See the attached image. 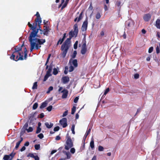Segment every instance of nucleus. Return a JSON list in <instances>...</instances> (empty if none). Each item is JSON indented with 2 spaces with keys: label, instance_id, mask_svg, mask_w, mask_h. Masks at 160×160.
Wrapping results in <instances>:
<instances>
[{
  "label": "nucleus",
  "instance_id": "1",
  "mask_svg": "<svg viewBox=\"0 0 160 160\" xmlns=\"http://www.w3.org/2000/svg\"><path fill=\"white\" fill-rule=\"evenodd\" d=\"M78 33V25L75 23L73 26V30H71L68 34L64 33L62 38H60L59 40H64L66 37H68L66 40H71L72 38H75L77 36Z\"/></svg>",
  "mask_w": 160,
  "mask_h": 160
},
{
  "label": "nucleus",
  "instance_id": "2",
  "mask_svg": "<svg viewBox=\"0 0 160 160\" xmlns=\"http://www.w3.org/2000/svg\"><path fill=\"white\" fill-rule=\"evenodd\" d=\"M24 45V42L21 47H18L17 46L15 48V51L13 52L10 58L11 59L17 61L18 60H22L24 59L23 52L22 50V47Z\"/></svg>",
  "mask_w": 160,
  "mask_h": 160
},
{
  "label": "nucleus",
  "instance_id": "3",
  "mask_svg": "<svg viewBox=\"0 0 160 160\" xmlns=\"http://www.w3.org/2000/svg\"><path fill=\"white\" fill-rule=\"evenodd\" d=\"M28 25L32 30V31L31 33L30 36L28 38V40H45L44 39H40L38 38H35L36 36L41 38V36H39L38 35H37L38 31H37L36 30L37 23H33V25L30 24L29 22H28Z\"/></svg>",
  "mask_w": 160,
  "mask_h": 160
},
{
  "label": "nucleus",
  "instance_id": "4",
  "mask_svg": "<svg viewBox=\"0 0 160 160\" xmlns=\"http://www.w3.org/2000/svg\"><path fill=\"white\" fill-rule=\"evenodd\" d=\"M71 46V41H65L62 44L61 47V50L62 51V55L64 58L68 51Z\"/></svg>",
  "mask_w": 160,
  "mask_h": 160
},
{
  "label": "nucleus",
  "instance_id": "5",
  "mask_svg": "<svg viewBox=\"0 0 160 160\" xmlns=\"http://www.w3.org/2000/svg\"><path fill=\"white\" fill-rule=\"evenodd\" d=\"M66 139V145H65L64 148L66 150H68L70 148L73 146V142L71 137L69 136L68 133L67 134Z\"/></svg>",
  "mask_w": 160,
  "mask_h": 160
},
{
  "label": "nucleus",
  "instance_id": "6",
  "mask_svg": "<svg viewBox=\"0 0 160 160\" xmlns=\"http://www.w3.org/2000/svg\"><path fill=\"white\" fill-rule=\"evenodd\" d=\"M34 41H29L30 44V52H32L34 49L38 50L41 47V46L38 45L37 42Z\"/></svg>",
  "mask_w": 160,
  "mask_h": 160
},
{
  "label": "nucleus",
  "instance_id": "7",
  "mask_svg": "<svg viewBox=\"0 0 160 160\" xmlns=\"http://www.w3.org/2000/svg\"><path fill=\"white\" fill-rule=\"evenodd\" d=\"M44 28L43 30H42V29L40 28L37 29V31H38V32L39 30L40 32V33L41 34H43V36L44 35L48 36V32H49V27L44 26Z\"/></svg>",
  "mask_w": 160,
  "mask_h": 160
},
{
  "label": "nucleus",
  "instance_id": "8",
  "mask_svg": "<svg viewBox=\"0 0 160 160\" xmlns=\"http://www.w3.org/2000/svg\"><path fill=\"white\" fill-rule=\"evenodd\" d=\"M59 123L63 128H66L68 125L67 120L66 118H63L59 121Z\"/></svg>",
  "mask_w": 160,
  "mask_h": 160
},
{
  "label": "nucleus",
  "instance_id": "9",
  "mask_svg": "<svg viewBox=\"0 0 160 160\" xmlns=\"http://www.w3.org/2000/svg\"><path fill=\"white\" fill-rule=\"evenodd\" d=\"M88 18H86L85 21L83 22L82 28L81 29L82 31H86L87 28L88 24Z\"/></svg>",
  "mask_w": 160,
  "mask_h": 160
},
{
  "label": "nucleus",
  "instance_id": "10",
  "mask_svg": "<svg viewBox=\"0 0 160 160\" xmlns=\"http://www.w3.org/2000/svg\"><path fill=\"white\" fill-rule=\"evenodd\" d=\"M69 63L71 64V65H73L74 67L76 68L78 67V61L77 59H74L73 60L72 58H71L69 61Z\"/></svg>",
  "mask_w": 160,
  "mask_h": 160
},
{
  "label": "nucleus",
  "instance_id": "11",
  "mask_svg": "<svg viewBox=\"0 0 160 160\" xmlns=\"http://www.w3.org/2000/svg\"><path fill=\"white\" fill-rule=\"evenodd\" d=\"M126 25L128 28L133 27L134 25L133 21L131 20H128L126 22Z\"/></svg>",
  "mask_w": 160,
  "mask_h": 160
},
{
  "label": "nucleus",
  "instance_id": "12",
  "mask_svg": "<svg viewBox=\"0 0 160 160\" xmlns=\"http://www.w3.org/2000/svg\"><path fill=\"white\" fill-rule=\"evenodd\" d=\"M151 15L149 13L145 14L143 17V19L145 22H148L150 19Z\"/></svg>",
  "mask_w": 160,
  "mask_h": 160
},
{
  "label": "nucleus",
  "instance_id": "13",
  "mask_svg": "<svg viewBox=\"0 0 160 160\" xmlns=\"http://www.w3.org/2000/svg\"><path fill=\"white\" fill-rule=\"evenodd\" d=\"M36 112H35L34 113H32L30 114V117L29 118V119H30L29 125H30L33 124V123H32V121L33 120V118H34V116L36 114Z\"/></svg>",
  "mask_w": 160,
  "mask_h": 160
},
{
  "label": "nucleus",
  "instance_id": "14",
  "mask_svg": "<svg viewBox=\"0 0 160 160\" xmlns=\"http://www.w3.org/2000/svg\"><path fill=\"white\" fill-rule=\"evenodd\" d=\"M69 78L68 76H64L62 77V81L64 84H66L69 81Z\"/></svg>",
  "mask_w": 160,
  "mask_h": 160
},
{
  "label": "nucleus",
  "instance_id": "15",
  "mask_svg": "<svg viewBox=\"0 0 160 160\" xmlns=\"http://www.w3.org/2000/svg\"><path fill=\"white\" fill-rule=\"evenodd\" d=\"M61 92L63 93L62 98H66L68 96V91L67 89H64Z\"/></svg>",
  "mask_w": 160,
  "mask_h": 160
},
{
  "label": "nucleus",
  "instance_id": "16",
  "mask_svg": "<svg viewBox=\"0 0 160 160\" xmlns=\"http://www.w3.org/2000/svg\"><path fill=\"white\" fill-rule=\"evenodd\" d=\"M42 20L41 17L36 18V19L35 20V23H38V26H40V24L42 22Z\"/></svg>",
  "mask_w": 160,
  "mask_h": 160
},
{
  "label": "nucleus",
  "instance_id": "17",
  "mask_svg": "<svg viewBox=\"0 0 160 160\" xmlns=\"http://www.w3.org/2000/svg\"><path fill=\"white\" fill-rule=\"evenodd\" d=\"M51 76V73L47 72L46 74L44 76L43 81L44 82L46 81L47 80L48 77L50 76Z\"/></svg>",
  "mask_w": 160,
  "mask_h": 160
},
{
  "label": "nucleus",
  "instance_id": "18",
  "mask_svg": "<svg viewBox=\"0 0 160 160\" xmlns=\"http://www.w3.org/2000/svg\"><path fill=\"white\" fill-rule=\"evenodd\" d=\"M45 125L46 127L48 128H51L53 125V123H50L49 124L48 122H46L45 123Z\"/></svg>",
  "mask_w": 160,
  "mask_h": 160
},
{
  "label": "nucleus",
  "instance_id": "19",
  "mask_svg": "<svg viewBox=\"0 0 160 160\" xmlns=\"http://www.w3.org/2000/svg\"><path fill=\"white\" fill-rule=\"evenodd\" d=\"M155 25L157 28L160 29V19H158L157 20Z\"/></svg>",
  "mask_w": 160,
  "mask_h": 160
},
{
  "label": "nucleus",
  "instance_id": "20",
  "mask_svg": "<svg viewBox=\"0 0 160 160\" xmlns=\"http://www.w3.org/2000/svg\"><path fill=\"white\" fill-rule=\"evenodd\" d=\"M48 104V103L46 102H44L42 103L41 106L40 107V109L43 108L45 107H46Z\"/></svg>",
  "mask_w": 160,
  "mask_h": 160
},
{
  "label": "nucleus",
  "instance_id": "21",
  "mask_svg": "<svg viewBox=\"0 0 160 160\" xmlns=\"http://www.w3.org/2000/svg\"><path fill=\"white\" fill-rule=\"evenodd\" d=\"M51 56V54H49L48 55V57L47 58V61H46V62L45 64V66H46V69H47L48 68V65H47V64H48V62H49V59L50 58Z\"/></svg>",
  "mask_w": 160,
  "mask_h": 160
},
{
  "label": "nucleus",
  "instance_id": "22",
  "mask_svg": "<svg viewBox=\"0 0 160 160\" xmlns=\"http://www.w3.org/2000/svg\"><path fill=\"white\" fill-rule=\"evenodd\" d=\"M53 65H52V62L50 64L49 66H48V70L47 71L48 72H49L50 73H51V72L52 71V68Z\"/></svg>",
  "mask_w": 160,
  "mask_h": 160
},
{
  "label": "nucleus",
  "instance_id": "23",
  "mask_svg": "<svg viewBox=\"0 0 160 160\" xmlns=\"http://www.w3.org/2000/svg\"><path fill=\"white\" fill-rule=\"evenodd\" d=\"M90 146L92 149L94 148V141L93 138L91 139V141L90 142Z\"/></svg>",
  "mask_w": 160,
  "mask_h": 160
},
{
  "label": "nucleus",
  "instance_id": "24",
  "mask_svg": "<svg viewBox=\"0 0 160 160\" xmlns=\"http://www.w3.org/2000/svg\"><path fill=\"white\" fill-rule=\"evenodd\" d=\"M63 153H65V154L67 156V158H65V159H69L71 158V155L69 152H66L64 151H63Z\"/></svg>",
  "mask_w": 160,
  "mask_h": 160
},
{
  "label": "nucleus",
  "instance_id": "25",
  "mask_svg": "<svg viewBox=\"0 0 160 160\" xmlns=\"http://www.w3.org/2000/svg\"><path fill=\"white\" fill-rule=\"evenodd\" d=\"M58 69L54 68L53 69V74L54 75H56L58 73V70H59V68L58 67H57Z\"/></svg>",
  "mask_w": 160,
  "mask_h": 160
},
{
  "label": "nucleus",
  "instance_id": "26",
  "mask_svg": "<svg viewBox=\"0 0 160 160\" xmlns=\"http://www.w3.org/2000/svg\"><path fill=\"white\" fill-rule=\"evenodd\" d=\"M91 129V128H90V127H89L88 129V130L86 132L85 134V135L84 136V137H85V139L86 138V137L89 135V134L90 133Z\"/></svg>",
  "mask_w": 160,
  "mask_h": 160
},
{
  "label": "nucleus",
  "instance_id": "27",
  "mask_svg": "<svg viewBox=\"0 0 160 160\" xmlns=\"http://www.w3.org/2000/svg\"><path fill=\"white\" fill-rule=\"evenodd\" d=\"M87 51V48H82L81 53L83 55L85 54Z\"/></svg>",
  "mask_w": 160,
  "mask_h": 160
},
{
  "label": "nucleus",
  "instance_id": "28",
  "mask_svg": "<svg viewBox=\"0 0 160 160\" xmlns=\"http://www.w3.org/2000/svg\"><path fill=\"white\" fill-rule=\"evenodd\" d=\"M24 59L26 60L27 58L28 52L26 48H25L24 50Z\"/></svg>",
  "mask_w": 160,
  "mask_h": 160
},
{
  "label": "nucleus",
  "instance_id": "29",
  "mask_svg": "<svg viewBox=\"0 0 160 160\" xmlns=\"http://www.w3.org/2000/svg\"><path fill=\"white\" fill-rule=\"evenodd\" d=\"M83 12H82L80 13V14L79 16L78 17V22H79L83 18L82 17V14H83Z\"/></svg>",
  "mask_w": 160,
  "mask_h": 160
},
{
  "label": "nucleus",
  "instance_id": "30",
  "mask_svg": "<svg viewBox=\"0 0 160 160\" xmlns=\"http://www.w3.org/2000/svg\"><path fill=\"white\" fill-rule=\"evenodd\" d=\"M77 52L76 51H74L73 54L71 55V58H72V59H73V58H74L77 55Z\"/></svg>",
  "mask_w": 160,
  "mask_h": 160
},
{
  "label": "nucleus",
  "instance_id": "31",
  "mask_svg": "<svg viewBox=\"0 0 160 160\" xmlns=\"http://www.w3.org/2000/svg\"><path fill=\"white\" fill-rule=\"evenodd\" d=\"M37 42L38 45L40 46L41 45L43 44L46 41H35Z\"/></svg>",
  "mask_w": 160,
  "mask_h": 160
},
{
  "label": "nucleus",
  "instance_id": "32",
  "mask_svg": "<svg viewBox=\"0 0 160 160\" xmlns=\"http://www.w3.org/2000/svg\"><path fill=\"white\" fill-rule=\"evenodd\" d=\"M10 157L8 156V155H5L3 158V159L4 160H10Z\"/></svg>",
  "mask_w": 160,
  "mask_h": 160
},
{
  "label": "nucleus",
  "instance_id": "33",
  "mask_svg": "<svg viewBox=\"0 0 160 160\" xmlns=\"http://www.w3.org/2000/svg\"><path fill=\"white\" fill-rule=\"evenodd\" d=\"M38 87L37 82H34L33 86L32 87V89H37Z\"/></svg>",
  "mask_w": 160,
  "mask_h": 160
},
{
  "label": "nucleus",
  "instance_id": "34",
  "mask_svg": "<svg viewBox=\"0 0 160 160\" xmlns=\"http://www.w3.org/2000/svg\"><path fill=\"white\" fill-rule=\"evenodd\" d=\"M38 104L37 102H35L32 106V109L35 110L38 107Z\"/></svg>",
  "mask_w": 160,
  "mask_h": 160
},
{
  "label": "nucleus",
  "instance_id": "35",
  "mask_svg": "<svg viewBox=\"0 0 160 160\" xmlns=\"http://www.w3.org/2000/svg\"><path fill=\"white\" fill-rule=\"evenodd\" d=\"M53 89V87L52 86H50V87L48 89V91H47V93H49L50 91L52 90Z\"/></svg>",
  "mask_w": 160,
  "mask_h": 160
},
{
  "label": "nucleus",
  "instance_id": "36",
  "mask_svg": "<svg viewBox=\"0 0 160 160\" xmlns=\"http://www.w3.org/2000/svg\"><path fill=\"white\" fill-rule=\"evenodd\" d=\"M95 17L97 19H99L101 17L100 12H98L96 15Z\"/></svg>",
  "mask_w": 160,
  "mask_h": 160
},
{
  "label": "nucleus",
  "instance_id": "37",
  "mask_svg": "<svg viewBox=\"0 0 160 160\" xmlns=\"http://www.w3.org/2000/svg\"><path fill=\"white\" fill-rule=\"evenodd\" d=\"M76 107L75 106H74L72 108V111L71 113L72 114H73L76 111Z\"/></svg>",
  "mask_w": 160,
  "mask_h": 160
},
{
  "label": "nucleus",
  "instance_id": "38",
  "mask_svg": "<svg viewBox=\"0 0 160 160\" xmlns=\"http://www.w3.org/2000/svg\"><path fill=\"white\" fill-rule=\"evenodd\" d=\"M36 150H38L40 149V144H36L34 146Z\"/></svg>",
  "mask_w": 160,
  "mask_h": 160
},
{
  "label": "nucleus",
  "instance_id": "39",
  "mask_svg": "<svg viewBox=\"0 0 160 160\" xmlns=\"http://www.w3.org/2000/svg\"><path fill=\"white\" fill-rule=\"evenodd\" d=\"M75 127V125L73 124L72 125V127L71 128V130L72 131V133L74 134H75V132L74 131Z\"/></svg>",
  "mask_w": 160,
  "mask_h": 160
},
{
  "label": "nucleus",
  "instance_id": "40",
  "mask_svg": "<svg viewBox=\"0 0 160 160\" xmlns=\"http://www.w3.org/2000/svg\"><path fill=\"white\" fill-rule=\"evenodd\" d=\"M15 155V153H13V152L10 153L8 156L10 157V160H12L13 158L14 157Z\"/></svg>",
  "mask_w": 160,
  "mask_h": 160
},
{
  "label": "nucleus",
  "instance_id": "41",
  "mask_svg": "<svg viewBox=\"0 0 160 160\" xmlns=\"http://www.w3.org/2000/svg\"><path fill=\"white\" fill-rule=\"evenodd\" d=\"M74 70V68L73 66H72V65H71L69 67V72H72V71H73V70Z\"/></svg>",
  "mask_w": 160,
  "mask_h": 160
},
{
  "label": "nucleus",
  "instance_id": "42",
  "mask_svg": "<svg viewBox=\"0 0 160 160\" xmlns=\"http://www.w3.org/2000/svg\"><path fill=\"white\" fill-rule=\"evenodd\" d=\"M28 132H32L33 130V129L32 127H29V128L28 129H27L26 130Z\"/></svg>",
  "mask_w": 160,
  "mask_h": 160
},
{
  "label": "nucleus",
  "instance_id": "43",
  "mask_svg": "<svg viewBox=\"0 0 160 160\" xmlns=\"http://www.w3.org/2000/svg\"><path fill=\"white\" fill-rule=\"evenodd\" d=\"M52 106L51 105H50L46 109L47 110H48V111L50 112L52 110Z\"/></svg>",
  "mask_w": 160,
  "mask_h": 160
},
{
  "label": "nucleus",
  "instance_id": "44",
  "mask_svg": "<svg viewBox=\"0 0 160 160\" xmlns=\"http://www.w3.org/2000/svg\"><path fill=\"white\" fill-rule=\"evenodd\" d=\"M41 129L40 128L38 127L37 128V130L36 131V133H40L41 131Z\"/></svg>",
  "mask_w": 160,
  "mask_h": 160
},
{
  "label": "nucleus",
  "instance_id": "45",
  "mask_svg": "<svg viewBox=\"0 0 160 160\" xmlns=\"http://www.w3.org/2000/svg\"><path fill=\"white\" fill-rule=\"evenodd\" d=\"M104 150V148L102 146H99L98 147V150L99 151H102Z\"/></svg>",
  "mask_w": 160,
  "mask_h": 160
},
{
  "label": "nucleus",
  "instance_id": "46",
  "mask_svg": "<svg viewBox=\"0 0 160 160\" xmlns=\"http://www.w3.org/2000/svg\"><path fill=\"white\" fill-rule=\"evenodd\" d=\"M78 41H76L74 45V48L75 49H77L78 48Z\"/></svg>",
  "mask_w": 160,
  "mask_h": 160
},
{
  "label": "nucleus",
  "instance_id": "47",
  "mask_svg": "<svg viewBox=\"0 0 160 160\" xmlns=\"http://www.w3.org/2000/svg\"><path fill=\"white\" fill-rule=\"evenodd\" d=\"M70 151L72 154H74L75 152V149L74 148H71Z\"/></svg>",
  "mask_w": 160,
  "mask_h": 160
},
{
  "label": "nucleus",
  "instance_id": "48",
  "mask_svg": "<svg viewBox=\"0 0 160 160\" xmlns=\"http://www.w3.org/2000/svg\"><path fill=\"white\" fill-rule=\"evenodd\" d=\"M60 129V128L59 126H56L53 129L54 132L58 131Z\"/></svg>",
  "mask_w": 160,
  "mask_h": 160
},
{
  "label": "nucleus",
  "instance_id": "49",
  "mask_svg": "<svg viewBox=\"0 0 160 160\" xmlns=\"http://www.w3.org/2000/svg\"><path fill=\"white\" fill-rule=\"evenodd\" d=\"M68 68L67 66H66L65 68V70L64 71V73L66 74L68 73Z\"/></svg>",
  "mask_w": 160,
  "mask_h": 160
},
{
  "label": "nucleus",
  "instance_id": "50",
  "mask_svg": "<svg viewBox=\"0 0 160 160\" xmlns=\"http://www.w3.org/2000/svg\"><path fill=\"white\" fill-rule=\"evenodd\" d=\"M28 127V122H26L25 124L24 125L23 127V128L26 129V130H27V128Z\"/></svg>",
  "mask_w": 160,
  "mask_h": 160
},
{
  "label": "nucleus",
  "instance_id": "51",
  "mask_svg": "<svg viewBox=\"0 0 160 160\" xmlns=\"http://www.w3.org/2000/svg\"><path fill=\"white\" fill-rule=\"evenodd\" d=\"M34 155L33 153H29L28 155H27V157H31V158H34Z\"/></svg>",
  "mask_w": 160,
  "mask_h": 160
},
{
  "label": "nucleus",
  "instance_id": "52",
  "mask_svg": "<svg viewBox=\"0 0 160 160\" xmlns=\"http://www.w3.org/2000/svg\"><path fill=\"white\" fill-rule=\"evenodd\" d=\"M38 137L40 139H42L44 137V135L43 134L41 133L38 135Z\"/></svg>",
  "mask_w": 160,
  "mask_h": 160
},
{
  "label": "nucleus",
  "instance_id": "53",
  "mask_svg": "<svg viewBox=\"0 0 160 160\" xmlns=\"http://www.w3.org/2000/svg\"><path fill=\"white\" fill-rule=\"evenodd\" d=\"M153 48L152 47H150L148 49V52L149 53H151L153 51Z\"/></svg>",
  "mask_w": 160,
  "mask_h": 160
},
{
  "label": "nucleus",
  "instance_id": "54",
  "mask_svg": "<svg viewBox=\"0 0 160 160\" xmlns=\"http://www.w3.org/2000/svg\"><path fill=\"white\" fill-rule=\"evenodd\" d=\"M109 88H108L105 91L104 94V95H106L107 94V93L109 92Z\"/></svg>",
  "mask_w": 160,
  "mask_h": 160
},
{
  "label": "nucleus",
  "instance_id": "55",
  "mask_svg": "<svg viewBox=\"0 0 160 160\" xmlns=\"http://www.w3.org/2000/svg\"><path fill=\"white\" fill-rule=\"evenodd\" d=\"M156 52L157 54H158L160 52V51L159 49V47L158 46H157L156 48Z\"/></svg>",
  "mask_w": 160,
  "mask_h": 160
},
{
  "label": "nucleus",
  "instance_id": "56",
  "mask_svg": "<svg viewBox=\"0 0 160 160\" xmlns=\"http://www.w3.org/2000/svg\"><path fill=\"white\" fill-rule=\"evenodd\" d=\"M44 116V114L43 113H41L39 115V117L40 118H43Z\"/></svg>",
  "mask_w": 160,
  "mask_h": 160
},
{
  "label": "nucleus",
  "instance_id": "57",
  "mask_svg": "<svg viewBox=\"0 0 160 160\" xmlns=\"http://www.w3.org/2000/svg\"><path fill=\"white\" fill-rule=\"evenodd\" d=\"M139 78V74L138 73H136L134 75V78L135 79H137Z\"/></svg>",
  "mask_w": 160,
  "mask_h": 160
},
{
  "label": "nucleus",
  "instance_id": "58",
  "mask_svg": "<svg viewBox=\"0 0 160 160\" xmlns=\"http://www.w3.org/2000/svg\"><path fill=\"white\" fill-rule=\"evenodd\" d=\"M82 48H87L86 44V41H84L83 44L82 46Z\"/></svg>",
  "mask_w": 160,
  "mask_h": 160
},
{
  "label": "nucleus",
  "instance_id": "59",
  "mask_svg": "<svg viewBox=\"0 0 160 160\" xmlns=\"http://www.w3.org/2000/svg\"><path fill=\"white\" fill-rule=\"evenodd\" d=\"M121 2L119 1H117L116 2V5L118 7H119L121 5Z\"/></svg>",
  "mask_w": 160,
  "mask_h": 160
},
{
  "label": "nucleus",
  "instance_id": "60",
  "mask_svg": "<svg viewBox=\"0 0 160 160\" xmlns=\"http://www.w3.org/2000/svg\"><path fill=\"white\" fill-rule=\"evenodd\" d=\"M79 99V98L78 97H75V98L74 99V102L76 103H77L78 100Z\"/></svg>",
  "mask_w": 160,
  "mask_h": 160
},
{
  "label": "nucleus",
  "instance_id": "61",
  "mask_svg": "<svg viewBox=\"0 0 160 160\" xmlns=\"http://www.w3.org/2000/svg\"><path fill=\"white\" fill-rule=\"evenodd\" d=\"M21 143L18 142L17 143L16 145V146L15 147V149H17L19 147L20 144Z\"/></svg>",
  "mask_w": 160,
  "mask_h": 160
},
{
  "label": "nucleus",
  "instance_id": "62",
  "mask_svg": "<svg viewBox=\"0 0 160 160\" xmlns=\"http://www.w3.org/2000/svg\"><path fill=\"white\" fill-rule=\"evenodd\" d=\"M93 8L92 6V2H91L90 5L88 9L90 10H92L93 9Z\"/></svg>",
  "mask_w": 160,
  "mask_h": 160
},
{
  "label": "nucleus",
  "instance_id": "63",
  "mask_svg": "<svg viewBox=\"0 0 160 160\" xmlns=\"http://www.w3.org/2000/svg\"><path fill=\"white\" fill-rule=\"evenodd\" d=\"M68 111H66L65 112H64L62 115V117H65V116H67L68 114Z\"/></svg>",
  "mask_w": 160,
  "mask_h": 160
},
{
  "label": "nucleus",
  "instance_id": "64",
  "mask_svg": "<svg viewBox=\"0 0 160 160\" xmlns=\"http://www.w3.org/2000/svg\"><path fill=\"white\" fill-rule=\"evenodd\" d=\"M33 158L35 160H39V158L38 155H36V156H34Z\"/></svg>",
  "mask_w": 160,
  "mask_h": 160
}]
</instances>
